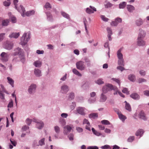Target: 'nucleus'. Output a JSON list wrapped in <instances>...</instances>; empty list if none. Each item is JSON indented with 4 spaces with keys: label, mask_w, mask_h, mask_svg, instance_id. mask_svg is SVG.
Returning a JSON list of instances; mask_svg holds the SVG:
<instances>
[{
    "label": "nucleus",
    "mask_w": 149,
    "mask_h": 149,
    "mask_svg": "<svg viewBox=\"0 0 149 149\" xmlns=\"http://www.w3.org/2000/svg\"><path fill=\"white\" fill-rule=\"evenodd\" d=\"M14 51V52L13 53V55L14 56L18 55L21 61L23 63L25 61V58L23 50L19 47H17L15 48Z\"/></svg>",
    "instance_id": "obj_1"
},
{
    "label": "nucleus",
    "mask_w": 149,
    "mask_h": 149,
    "mask_svg": "<svg viewBox=\"0 0 149 149\" xmlns=\"http://www.w3.org/2000/svg\"><path fill=\"white\" fill-rule=\"evenodd\" d=\"M30 34L29 32L24 33L21 39V44L22 45H26L30 39Z\"/></svg>",
    "instance_id": "obj_2"
},
{
    "label": "nucleus",
    "mask_w": 149,
    "mask_h": 149,
    "mask_svg": "<svg viewBox=\"0 0 149 149\" xmlns=\"http://www.w3.org/2000/svg\"><path fill=\"white\" fill-rule=\"evenodd\" d=\"M0 56H1V59L2 61L3 62H6L8 61L10 56V54L3 52L1 54Z\"/></svg>",
    "instance_id": "obj_3"
},
{
    "label": "nucleus",
    "mask_w": 149,
    "mask_h": 149,
    "mask_svg": "<svg viewBox=\"0 0 149 149\" xmlns=\"http://www.w3.org/2000/svg\"><path fill=\"white\" fill-rule=\"evenodd\" d=\"M37 86L34 84H32L29 87L28 89V92L29 94L33 95L36 92Z\"/></svg>",
    "instance_id": "obj_4"
},
{
    "label": "nucleus",
    "mask_w": 149,
    "mask_h": 149,
    "mask_svg": "<svg viewBox=\"0 0 149 149\" xmlns=\"http://www.w3.org/2000/svg\"><path fill=\"white\" fill-rule=\"evenodd\" d=\"M76 66L77 68L81 70H84L85 68L84 63L82 61L77 62L76 63Z\"/></svg>",
    "instance_id": "obj_5"
},
{
    "label": "nucleus",
    "mask_w": 149,
    "mask_h": 149,
    "mask_svg": "<svg viewBox=\"0 0 149 149\" xmlns=\"http://www.w3.org/2000/svg\"><path fill=\"white\" fill-rule=\"evenodd\" d=\"M69 90V87L67 85L63 84L61 87L60 92L62 94H66Z\"/></svg>",
    "instance_id": "obj_6"
},
{
    "label": "nucleus",
    "mask_w": 149,
    "mask_h": 149,
    "mask_svg": "<svg viewBox=\"0 0 149 149\" xmlns=\"http://www.w3.org/2000/svg\"><path fill=\"white\" fill-rule=\"evenodd\" d=\"M17 11L21 14L23 17H25V10L24 8L21 5L19 6H17V8H15Z\"/></svg>",
    "instance_id": "obj_7"
},
{
    "label": "nucleus",
    "mask_w": 149,
    "mask_h": 149,
    "mask_svg": "<svg viewBox=\"0 0 149 149\" xmlns=\"http://www.w3.org/2000/svg\"><path fill=\"white\" fill-rule=\"evenodd\" d=\"M13 45V43L12 42L7 41L4 44L3 47L6 49L10 50L12 49Z\"/></svg>",
    "instance_id": "obj_8"
},
{
    "label": "nucleus",
    "mask_w": 149,
    "mask_h": 149,
    "mask_svg": "<svg viewBox=\"0 0 149 149\" xmlns=\"http://www.w3.org/2000/svg\"><path fill=\"white\" fill-rule=\"evenodd\" d=\"M85 10L86 13L89 14H91L94 13V12L96 11L97 10L94 7L90 6L89 7L86 8Z\"/></svg>",
    "instance_id": "obj_9"
},
{
    "label": "nucleus",
    "mask_w": 149,
    "mask_h": 149,
    "mask_svg": "<svg viewBox=\"0 0 149 149\" xmlns=\"http://www.w3.org/2000/svg\"><path fill=\"white\" fill-rule=\"evenodd\" d=\"M34 122L36 123V127L38 129H41L43 127L44 124L42 121L36 119H34Z\"/></svg>",
    "instance_id": "obj_10"
},
{
    "label": "nucleus",
    "mask_w": 149,
    "mask_h": 149,
    "mask_svg": "<svg viewBox=\"0 0 149 149\" xmlns=\"http://www.w3.org/2000/svg\"><path fill=\"white\" fill-rule=\"evenodd\" d=\"M122 19L121 18L118 17L115 19L114 21H112L111 23V25L112 26H116L118 23L121 22Z\"/></svg>",
    "instance_id": "obj_11"
},
{
    "label": "nucleus",
    "mask_w": 149,
    "mask_h": 149,
    "mask_svg": "<svg viewBox=\"0 0 149 149\" xmlns=\"http://www.w3.org/2000/svg\"><path fill=\"white\" fill-rule=\"evenodd\" d=\"M72 129V127L69 125H67L63 127V132L64 134L67 135L70 133Z\"/></svg>",
    "instance_id": "obj_12"
},
{
    "label": "nucleus",
    "mask_w": 149,
    "mask_h": 149,
    "mask_svg": "<svg viewBox=\"0 0 149 149\" xmlns=\"http://www.w3.org/2000/svg\"><path fill=\"white\" fill-rule=\"evenodd\" d=\"M139 31L138 38L143 39L146 35V32L141 29H139Z\"/></svg>",
    "instance_id": "obj_13"
},
{
    "label": "nucleus",
    "mask_w": 149,
    "mask_h": 149,
    "mask_svg": "<svg viewBox=\"0 0 149 149\" xmlns=\"http://www.w3.org/2000/svg\"><path fill=\"white\" fill-rule=\"evenodd\" d=\"M34 74L37 77H40L42 76L41 70L39 69L35 68L34 70Z\"/></svg>",
    "instance_id": "obj_14"
},
{
    "label": "nucleus",
    "mask_w": 149,
    "mask_h": 149,
    "mask_svg": "<svg viewBox=\"0 0 149 149\" xmlns=\"http://www.w3.org/2000/svg\"><path fill=\"white\" fill-rule=\"evenodd\" d=\"M138 116L139 118L144 120H146L148 118L143 111H141L140 112Z\"/></svg>",
    "instance_id": "obj_15"
},
{
    "label": "nucleus",
    "mask_w": 149,
    "mask_h": 149,
    "mask_svg": "<svg viewBox=\"0 0 149 149\" xmlns=\"http://www.w3.org/2000/svg\"><path fill=\"white\" fill-rule=\"evenodd\" d=\"M52 6L51 4L49 2H47L44 6V11L45 13V12H48V10H49L52 8Z\"/></svg>",
    "instance_id": "obj_16"
},
{
    "label": "nucleus",
    "mask_w": 149,
    "mask_h": 149,
    "mask_svg": "<svg viewBox=\"0 0 149 149\" xmlns=\"http://www.w3.org/2000/svg\"><path fill=\"white\" fill-rule=\"evenodd\" d=\"M85 108L83 107H79L77 108V112L81 115H85Z\"/></svg>",
    "instance_id": "obj_17"
},
{
    "label": "nucleus",
    "mask_w": 149,
    "mask_h": 149,
    "mask_svg": "<svg viewBox=\"0 0 149 149\" xmlns=\"http://www.w3.org/2000/svg\"><path fill=\"white\" fill-rule=\"evenodd\" d=\"M144 21L141 18L136 19L135 24L137 26H140L143 24Z\"/></svg>",
    "instance_id": "obj_18"
},
{
    "label": "nucleus",
    "mask_w": 149,
    "mask_h": 149,
    "mask_svg": "<svg viewBox=\"0 0 149 149\" xmlns=\"http://www.w3.org/2000/svg\"><path fill=\"white\" fill-rule=\"evenodd\" d=\"M83 123V125L86 124V129L89 131L91 130L90 128V123L88 120L86 119H84Z\"/></svg>",
    "instance_id": "obj_19"
},
{
    "label": "nucleus",
    "mask_w": 149,
    "mask_h": 149,
    "mask_svg": "<svg viewBox=\"0 0 149 149\" xmlns=\"http://www.w3.org/2000/svg\"><path fill=\"white\" fill-rule=\"evenodd\" d=\"M33 65L36 68H40L42 65V62L40 60L35 61Z\"/></svg>",
    "instance_id": "obj_20"
},
{
    "label": "nucleus",
    "mask_w": 149,
    "mask_h": 149,
    "mask_svg": "<svg viewBox=\"0 0 149 149\" xmlns=\"http://www.w3.org/2000/svg\"><path fill=\"white\" fill-rule=\"evenodd\" d=\"M144 132L142 129H139L136 132L135 135L137 136H139V138L143 135Z\"/></svg>",
    "instance_id": "obj_21"
},
{
    "label": "nucleus",
    "mask_w": 149,
    "mask_h": 149,
    "mask_svg": "<svg viewBox=\"0 0 149 149\" xmlns=\"http://www.w3.org/2000/svg\"><path fill=\"white\" fill-rule=\"evenodd\" d=\"M137 44L139 46H143L145 45V42L143 40V39H137Z\"/></svg>",
    "instance_id": "obj_22"
},
{
    "label": "nucleus",
    "mask_w": 149,
    "mask_h": 149,
    "mask_svg": "<svg viewBox=\"0 0 149 149\" xmlns=\"http://www.w3.org/2000/svg\"><path fill=\"white\" fill-rule=\"evenodd\" d=\"M45 138H43L42 139H41V140L39 141V144H37L34 141L33 143V145L34 146H42L43 145H45Z\"/></svg>",
    "instance_id": "obj_23"
},
{
    "label": "nucleus",
    "mask_w": 149,
    "mask_h": 149,
    "mask_svg": "<svg viewBox=\"0 0 149 149\" xmlns=\"http://www.w3.org/2000/svg\"><path fill=\"white\" fill-rule=\"evenodd\" d=\"M106 84L109 91L112 90L116 91L117 89V88L116 86H113L111 84Z\"/></svg>",
    "instance_id": "obj_24"
},
{
    "label": "nucleus",
    "mask_w": 149,
    "mask_h": 149,
    "mask_svg": "<svg viewBox=\"0 0 149 149\" xmlns=\"http://www.w3.org/2000/svg\"><path fill=\"white\" fill-rule=\"evenodd\" d=\"M128 79L130 81L134 82L136 80V76L134 74H131L128 76Z\"/></svg>",
    "instance_id": "obj_25"
},
{
    "label": "nucleus",
    "mask_w": 149,
    "mask_h": 149,
    "mask_svg": "<svg viewBox=\"0 0 149 149\" xmlns=\"http://www.w3.org/2000/svg\"><path fill=\"white\" fill-rule=\"evenodd\" d=\"M45 13L46 14L47 16V20L49 21H52L53 20L52 16L50 12H45Z\"/></svg>",
    "instance_id": "obj_26"
},
{
    "label": "nucleus",
    "mask_w": 149,
    "mask_h": 149,
    "mask_svg": "<svg viewBox=\"0 0 149 149\" xmlns=\"http://www.w3.org/2000/svg\"><path fill=\"white\" fill-rule=\"evenodd\" d=\"M35 13V11L34 10H29L25 13V17H29L33 15Z\"/></svg>",
    "instance_id": "obj_27"
},
{
    "label": "nucleus",
    "mask_w": 149,
    "mask_h": 149,
    "mask_svg": "<svg viewBox=\"0 0 149 149\" xmlns=\"http://www.w3.org/2000/svg\"><path fill=\"white\" fill-rule=\"evenodd\" d=\"M122 50V48H120L118 50L117 52V54L118 59L123 58V55L121 53Z\"/></svg>",
    "instance_id": "obj_28"
},
{
    "label": "nucleus",
    "mask_w": 149,
    "mask_h": 149,
    "mask_svg": "<svg viewBox=\"0 0 149 149\" xmlns=\"http://www.w3.org/2000/svg\"><path fill=\"white\" fill-rule=\"evenodd\" d=\"M107 99V97L104 94L102 93L100 95L99 101L101 102H104Z\"/></svg>",
    "instance_id": "obj_29"
},
{
    "label": "nucleus",
    "mask_w": 149,
    "mask_h": 149,
    "mask_svg": "<svg viewBox=\"0 0 149 149\" xmlns=\"http://www.w3.org/2000/svg\"><path fill=\"white\" fill-rule=\"evenodd\" d=\"M130 97L134 100H138L140 98L139 96L136 93H134L130 95Z\"/></svg>",
    "instance_id": "obj_30"
},
{
    "label": "nucleus",
    "mask_w": 149,
    "mask_h": 149,
    "mask_svg": "<svg viewBox=\"0 0 149 149\" xmlns=\"http://www.w3.org/2000/svg\"><path fill=\"white\" fill-rule=\"evenodd\" d=\"M7 79L8 80V82L11 86L12 87H13L14 86V80L9 77H7Z\"/></svg>",
    "instance_id": "obj_31"
},
{
    "label": "nucleus",
    "mask_w": 149,
    "mask_h": 149,
    "mask_svg": "<svg viewBox=\"0 0 149 149\" xmlns=\"http://www.w3.org/2000/svg\"><path fill=\"white\" fill-rule=\"evenodd\" d=\"M19 36V33H13L10 35L9 36L10 38H18Z\"/></svg>",
    "instance_id": "obj_32"
},
{
    "label": "nucleus",
    "mask_w": 149,
    "mask_h": 149,
    "mask_svg": "<svg viewBox=\"0 0 149 149\" xmlns=\"http://www.w3.org/2000/svg\"><path fill=\"white\" fill-rule=\"evenodd\" d=\"M61 14L63 17L68 19H70L69 15L65 12L62 11H61Z\"/></svg>",
    "instance_id": "obj_33"
},
{
    "label": "nucleus",
    "mask_w": 149,
    "mask_h": 149,
    "mask_svg": "<svg viewBox=\"0 0 149 149\" xmlns=\"http://www.w3.org/2000/svg\"><path fill=\"white\" fill-rule=\"evenodd\" d=\"M8 15L9 16L10 18L11 19L12 22L13 23H15L16 22V17L13 15H12L11 13H8Z\"/></svg>",
    "instance_id": "obj_34"
},
{
    "label": "nucleus",
    "mask_w": 149,
    "mask_h": 149,
    "mask_svg": "<svg viewBox=\"0 0 149 149\" xmlns=\"http://www.w3.org/2000/svg\"><path fill=\"white\" fill-rule=\"evenodd\" d=\"M127 8L128 10L130 13L133 12V11L135 10L134 7L132 5H127Z\"/></svg>",
    "instance_id": "obj_35"
},
{
    "label": "nucleus",
    "mask_w": 149,
    "mask_h": 149,
    "mask_svg": "<svg viewBox=\"0 0 149 149\" xmlns=\"http://www.w3.org/2000/svg\"><path fill=\"white\" fill-rule=\"evenodd\" d=\"M118 113V116L119 119L123 122H124L125 120L127 118L126 116L123 115L121 113Z\"/></svg>",
    "instance_id": "obj_36"
},
{
    "label": "nucleus",
    "mask_w": 149,
    "mask_h": 149,
    "mask_svg": "<svg viewBox=\"0 0 149 149\" xmlns=\"http://www.w3.org/2000/svg\"><path fill=\"white\" fill-rule=\"evenodd\" d=\"M3 92L4 93L6 92V91L5 88L2 89V90L0 89V98L2 99H4V95Z\"/></svg>",
    "instance_id": "obj_37"
},
{
    "label": "nucleus",
    "mask_w": 149,
    "mask_h": 149,
    "mask_svg": "<svg viewBox=\"0 0 149 149\" xmlns=\"http://www.w3.org/2000/svg\"><path fill=\"white\" fill-rule=\"evenodd\" d=\"M92 131L93 134L96 136H99L102 135L101 133L96 130L93 128H92Z\"/></svg>",
    "instance_id": "obj_38"
},
{
    "label": "nucleus",
    "mask_w": 149,
    "mask_h": 149,
    "mask_svg": "<svg viewBox=\"0 0 149 149\" xmlns=\"http://www.w3.org/2000/svg\"><path fill=\"white\" fill-rule=\"evenodd\" d=\"M124 102L125 103V109L129 111H131V108L130 105L126 101H125Z\"/></svg>",
    "instance_id": "obj_39"
},
{
    "label": "nucleus",
    "mask_w": 149,
    "mask_h": 149,
    "mask_svg": "<svg viewBox=\"0 0 149 149\" xmlns=\"http://www.w3.org/2000/svg\"><path fill=\"white\" fill-rule=\"evenodd\" d=\"M72 72L74 74L79 77H81L82 76V74L75 68L72 69Z\"/></svg>",
    "instance_id": "obj_40"
},
{
    "label": "nucleus",
    "mask_w": 149,
    "mask_h": 149,
    "mask_svg": "<svg viewBox=\"0 0 149 149\" xmlns=\"http://www.w3.org/2000/svg\"><path fill=\"white\" fill-rule=\"evenodd\" d=\"M89 117L91 118L95 119L98 117L97 113H91L89 115Z\"/></svg>",
    "instance_id": "obj_41"
},
{
    "label": "nucleus",
    "mask_w": 149,
    "mask_h": 149,
    "mask_svg": "<svg viewBox=\"0 0 149 149\" xmlns=\"http://www.w3.org/2000/svg\"><path fill=\"white\" fill-rule=\"evenodd\" d=\"M74 94L73 92H71L68 94V98L70 100H72L74 98Z\"/></svg>",
    "instance_id": "obj_42"
},
{
    "label": "nucleus",
    "mask_w": 149,
    "mask_h": 149,
    "mask_svg": "<svg viewBox=\"0 0 149 149\" xmlns=\"http://www.w3.org/2000/svg\"><path fill=\"white\" fill-rule=\"evenodd\" d=\"M109 91V89L108 88L107 84L105 86H104L102 88V91L103 93H106Z\"/></svg>",
    "instance_id": "obj_43"
},
{
    "label": "nucleus",
    "mask_w": 149,
    "mask_h": 149,
    "mask_svg": "<svg viewBox=\"0 0 149 149\" xmlns=\"http://www.w3.org/2000/svg\"><path fill=\"white\" fill-rule=\"evenodd\" d=\"M118 63L119 65L124 66V63L123 59H119L118 61Z\"/></svg>",
    "instance_id": "obj_44"
},
{
    "label": "nucleus",
    "mask_w": 149,
    "mask_h": 149,
    "mask_svg": "<svg viewBox=\"0 0 149 149\" xmlns=\"http://www.w3.org/2000/svg\"><path fill=\"white\" fill-rule=\"evenodd\" d=\"M9 22V20L8 19L3 20L2 22V25L3 26H7Z\"/></svg>",
    "instance_id": "obj_45"
},
{
    "label": "nucleus",
    "mask_w": 149,
    "mask_h": 149,
    "mask_svg": "<svg viewBox=\"0 0 149 149\" xmlns=\"http://www.w3.org/2000/svg\"><path fill=\"white\" fill-rule=\"evenodd\" d=\"M126 5V3L125 2H123L120 3L119 4V8L120 9H123L124 8Z\"/></svg>",
    "instance_id": "obj_46"
},
{
    "label": "nucleus",
    "mask_w": 149,
    "mask_h": 149,
    "mask_svg": "<svg viewBox=\"0 0 149 149\" xmlns=\"http://www.w3.org/2000/svg\"><path fill=\"white\" fill-rule=\"evenodd\" d=\"M64 23L61 24H56L53 25L49 28V29H54L58 27H62Z\"/></svg>",
    "instance_id": "obj_47"
},
{
    "label": "nucleus",
    "mask_w": 149,
    "mask_h": 149,
    "mask_svg": "<svg viewBox=\"0 0 149 149\" xmlns=\"http://www.w3.org/2000/svg\"><path fill=\"white\" fill-rule=\"evenodd\" d=\"M101 123L103 125H111V126L112 127L113 125H112L111 124V123L109 122L107 120H103L101 121Z\"/></svg>",
    "instance_id": "obj_48"
},
{
    "label": "nucleus",
    "mask_w": 149,
    "mask_h": 149,
    "mask_svg": "<svg viewBox=\"0 0 149 149\" xmlns=\"http://www.w3.org/2000/svg\"><path fill=\"white\" fill-rule=\"evenodd\" d=\"M84 61L86 63L87 66L88 67H90L91 66V61L90 60L87 58H84Z\"/></svg>",
    "instance_id": "obj_49"
},
{
    "label": "nucleus",
    "mask_w": 149,
    "mask_h": 149,
    "mask_svg": "<svg viewBox=\"0 0 149 149\" xmlns=\"http://www.w3.org/2000/svg\"><path fill=\"white\" fill-rule=\"evenodd\" d=\"M95 83L98 84L100 85L104 84V82L102 79H99L95 81Z\"/></svg>",
    "instance_id": "obj_50"
},
{
    "label": "nucleus",
    "mask_w": 149,
    "mask_h": 149,
    "mask_svg": "<svg viewBox=\"0 0 149 149\" xmlns=\"http://www.w3.org/2000/svg\"><path fill=\"white\" fill-rule=\"evenodd\" d=\"M11 3L10 0H7L3 2V4L5 6H9Z\"/></svg>",
    "instance_id": "obj_51"
},
{
    "label": "nucleus",
    "mask_w": 149,
    "mask_h": 149,
    "mask_svg": "<svg viewBox=\"0 0 149 149\" xmlns=\"http://www.w3.org/2000/svg\"><path fill=\"white\" fill-rule=\"evenodd\" d=\"M59 123L62 125L63 126L66 124V121L64 119L61 118L59 119Z\"/></svg>",
    "instance_id": "obj_52"
},
{
    "label": "nucleus",
    "mask_w": 149,
    "mask_h": 149,
    "mask_svg": "<svg viewBox=\"0 0 149 149\" xmlns=\"http://www.w3.org/2000/svg\"><path fill=\"white\" fill-rule=\"evenodd\" d=\"M104 5L105 8H109L112 7L113 5L109 2H107L106 4H104Z\"/></svg>",
    "instance_id": "obj_53"
},
{
    "label": "nucleus",
    "mask_w": 149,
    "mask_h": 149,
    "mask_svg": "<svg viewBox=\"0 0 149 149\" xmlns=\"http://www.w3.org/2000/svg\"><path fill=\"white\" fill-rule=\"evenodd\" d=\"M54 129L55 132L57 134H58L60 132V128L58 126H56L54 127Z\"/></svg>",
    "instance_id": "obj_54"
},
{
    "label": "nucleus",
    "mask_w": 149,
    "mask_h": 149,
    "mask_svg": "<svg viewBox=\"0 0 149 149\" xmlns=\"http://www.w3.org/2000/svg\"><path fill=\"white\" fill-rule=\"evenodd\" d=\"M135 137L134 136H130L127 139V141L129 142H132L134 140Z\"/></svg>",
    "instance_id": "obj_55"
},
{
    "label": "nucleus",
    "mask_w": 149,
    "mask_h": 149,
    "mask_svg": "<svg viewBox=\"0 0 149 149\" xmlns=\"http://www.w3.org/2000/svg\"><path fill=\"white\" fill-rule=\"evenodd\" d=\"M100 17L104 21L107 22H108L109 20V19L106 17L104 15H101L100 16Z\"/></svg>",
    "instance_id": "obj_56"
},
{
    "label": "nucleus",
    "mask_w": 149,
    "mask_h": 149,
    "mask_svg": "<svg viewBox=\"0 0 149 149\" xmlns=\"http://www.w3.org/2000/svg\"><path fill=\"white\" fill-rule=\"evenodd\" d=\"M13 101L12 100H11L8 105L7 107L8 108H11L13 107Z\"/></svg>",
    "instance_id": "obj_57"
},
{
    "label": "nucleus",
    "mask_w": 149,
    "mask_h": 149,
    "mask_svg": "<svg viewBox=\"0 0 149 149\" xmlns=\"http://www.w3.org/2000/svg\"><path fill=\"white\" fill-rule=\"evenodd\" d=\"M102 149H111V147L109 145H106L101 147Z\"/></svg>",
    "instance_id": "obj_58"
},
{
    "label": "nucleus",
    "mask_w": 149,
    "mask_h": 149,
    "mask_svg": "<svg viewBox=\"0 0 149 149\" xmlns=\"http://www.w3.org/2000/svg\"><path fill=\"white\" fill-rule=\"evenodd\" d=\"M107 35H112V32L111 28L107 27Z\"/></svg>",
    "instance_id": "obj_59"
},
{
    "label": "nucleus",
    "mask_w": 149,
    "mask_h": 149,
    "mask_svg": "<svg viewBox=\"0 0 149 149\" xmlns=\"http://www.w3.org/2000/svg\"><path fill=\"white\" fill-rule=\"evenodd\" d=\"M96 101V99L95 98H90L88 100L89 103H93Z\"/></svg>",
    "instance_id": "obj_60"
},
{
    "label": "nucleus",
    "mask_w": 149,
    "mask_h": 149,
    "mask_svg": "<svg viewBox=\"0 0 149 149\" xmlns=\"http://www.w3.org/2000/svg\"><path fill=\"white\" fill-rule=\"evenodd\" d=\"M139 73L141 76H144L146 74V72L143 70H141L139 71Z\"/></svg>",
    "instance_id": "obj_61"
},
{
    "label": "nucleus",
    "mask_w": 149,
    "mask_h": 149,
    "mask_svg": "<svg viewBox=\"0 0 149 149\" xmlns=\"http://www.w3.org/2000/svg\"><path fill=\"white\" fill-rule=\"evenodd\" d=\"M146 81V80L144 78H139L138 80V82L139 83H141Z\"/></svg>",
    "instance_id": "obj_62"
},
{
    "label": "nucleus",
    "mask_w": 149,
    "mask_h": 149,
    "mask_svg": "<svg viewBox=\"0 0 149 149\" xmlns=\"http://www.w3.org/2000/svg\"><path fill=\"white\" fill-rule=\"evenodd\" d=\"M5 33H4L0 34V42L2 41L4 39Z\"/></svg>",
    "instance_id": "obj_63"
},
{
    "label": "nucleus",
    "mask_w": 149,
    "mask_h": 149,
    "mask_svg": "<svg viewBox=\"0 0 149 149\" xmlns=\"http://www.w3.org/2000/svg\"><path fill=\"white\" fill-rule=\"evenodd\" d=\"M32 121V119L28 118H27L26 120V124L28 125H29L31 124Z\"/></svg>",
    "instance_id": "obj_64"
}]
</instances>
